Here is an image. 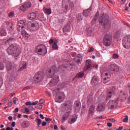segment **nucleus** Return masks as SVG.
Listing matches in <instances>:
<instances>
[{"label": "nucleus", "instance_id": "61", "mask_svg": "<svg viewBox=\"0 0 130 130\" xmlns=\"http://www.w3.org/2000/svg\"><path fill=\"white\" fill-rule=\"evenodd\" d=\"M51 119L49 118H45V121H47V122H48V121H51Z\"/></svg>", "mask_w": 130, "mask_h": 130}, {"label": "nucleus", "instance_id": "47", "mask_svg": "<svg viewBox=\"0 0 130 130\" xmlns=\"http://www.w3.org/2000/svg\"><path fill=\"white\" fill-rule=\"evenodd\" d=\"M37 107L38 109H42V107H43V105H42V104H38L37 106Z\"/></svg>", "mask_w": 130, "mask_h": 130}, {"label": "nucleus", "instance_id": "39", "mask_svg": "<svg viewBox=\"0 0 130 130\" xmlns=\"http://www.w3.org/2000/svg\"><path fill=\"white\" fill-rule=\"evenodd\" d=\"M23 113H25V112H26L27 114H30V111L29 110V109L27 108L26 107L25 108V111H23V110H21Z\"/></svg>", "mask_w": 130, "mask_h": 130}, {"label": "nucleus", "instance_id": "64", "mask_svg": "<svg viewBox=\"0 0 130 130\" xmlns=\"http://www.w3.org/2000/svg\"><path fill=\"white\" fill-rule=\"evenodd\" d=\"M40 117H41V119H44V116L42 114L40 115Z\"/></svg>", "mask_w": 130, "mask_h": 130}, {"label": "nucleus", "instance_id": "60", "mask_svg": "<svg viewBox=\"0 0 130 130\" xmlns=\"http://www.w3.org/2000/svg\"><path fill=\"white\" fill-rule=\"evenodd\" d=\"M6 130H14L13 127H7Z\"/></svg>", "mask_w": 130, "mask_h": 130}, {"label": "nucleus", "instance_id": "35", "mask_svg": "<svg viewBox=\"0 0 130 130\" xmlns=\"http://www.w3.org/2000/svg\"><path fill=\"white\" fill-rule=\"evenodd\" d=\"M87 99L88 103H92V100H93V98H92V95H88L87 96Z\"/></svg>", "mask_w": 130, "mask_h": 130}, {"label": "nucleus", "instance_id": "11", "mask_svg": "<svg viewBox=\"0 0 130 130\" xmlns=\"http://www.w3.org/2000/svg\"><path fill=\"white\" fill-rule=\"evenodd\" d=\"M117 96L119 100H121V101H125V100L127 97V93L123 90H121L118 93Z\"/></svg>", "mask_w": 130, "mask_h": 130}, {"label": "nucleus", "instance_id": "24", "mask_svg": "<svg viewBox=\"0 0 130 130\" xmlns=\"http://www.w3.org/2000/svg\"><path fill=\"white\" fill-rule=\"evenodd\" d=\"M55 102H58V103H61L62 102V96L61 95H56L55 98Z\"/></svg>", "mask_w": 130, "mask_h": 130}, {"label": "nucleus", "instance_id": "22", "mask_svg": "<svg viewBox=\"0 0 130 130\" xmlns=\"http://www.w3.org/2000/svg\"><path fill=\"white\" fill-rule=\"evenodd\" d=\"M95 107L94 105H91L89 107V110L88 111L89 115H91L92 116L93 114H94V111H95Z\"/></svg>", "mask_w": 130, "mask_h": 130}, {"label": "nucleus", "instance_id": "42", "mask_svg": "<svg viewBox=\"0 0 130 130\" xmlns=\"http://www.w3.org/2000/svg\"><path fill=\"white\" fill-rule=\"evenodd\" d=\"M5 69V65L0 61V70L3 71Z\"/></svg>", "mask_w": 130, "mask_h": 130}, {"label": "nucleus", "instance_id": "21", "mask_svg": "<svg viewBox=\"0 0 130 130\" xmlns=\"http://www.w3.org/2000/svg\"><path fill=\"white\" fill-rule=\"evenodd\" d=\"M74 61L77 62V63L81 64L82 62V57L80 54H78L77 56L74 58Z\"/></svg>", "mask_w": 130, "mask_h": 130}, {"label": "nucleus", "instance_id": "33", "mask_svg": "<svg viewBox=\"0 0 130 130\" xmlns=\"http://www.w3.org/2000/svg\"><path fill=\"white\" fill-rule=\"evenodd\" d=\"M15 41H16V39L15 38H9L7 40V42H8V43H13Z\"/></svg>", "mask_w": 130, "mask_h": 130}, {"label": "nucleus", "instance_id": "41", "mask_svg": "<svg viewBox=\"0 0 130 130\" xmlns=\"http://www.w3.org/2000/svg\"><path fill=\"white\" fill-rule=\"evenodd\" d=\"M8 16L9 18H13L15 16V13L14 12H11L9 13Z\"/></svg>", "mask_w": 130, "mask_h": 130}, {"label": "nucleus", "instance_id": "34", "mask_svg": "<svg viewBox=\"0 0 130 130\" xmlns=\"http://www.w3.org/2000/svg\"><path fill=\"white\" fill-rule=\"evenodd\" d=\"M52 48L53 49H54L56 50V49H58V46H57V44H56V42H54L52 45Z\"/></svg>", "mask_w": 130, "mask_h": 130}, {"label": "nucleus", "instance_id": "44", "mask_svg": "<svg viewBox=\"0 0 130 130\" xmlns=\"http://www.w3.org/2000/svg\"><path fill=\"white\" fill-rule=\"evenodd\" d=\"M119 57V55H118V54L114 53L113 54V58H114L115 59L116 58H118Z\"/></svg>", "mask_w": 130, "mask_h": 130}, {"label": "nucleus", "instance_id": "54", "mask_svg": "<svg viewBox=\"0 0 130 130\" xmlns=\"http://www.w3.org/2000/svg\"><path fill=\"white\" fill-rule=\"evenodd\" d=\"M28 89H30V86H28L24 87L22 90L23 91H24V90H28Z\"/></svg>", "mask_w": 130, "mask_h": 130}, {"label": "nucleus", "instance_id": "5", "mask_svg": "<svg viewBox=\"0 0 130 130\" xmlns=\"http://www.w3.org/2000/svg\"><path fill=\"white\" fill-rule=\"evenodd\" d=\"M35 51L38 54L44 56L47 53V48L45 45L40 44L36 47Z\"/></svg>", "mask_w": 130, "mask_h": 130}, {"label": "nucleus", "instance_id": "8", "mask_svg": "<svg viewBox=\"0 0 130 130\" xmlns=\"http://www.w3.org/2000/svg\"><path fill=\"white\" fill-rule=\"evenodd\" d=\"M112 44V37L110 35H105L104 37L103 44L105 46H110Z\"/></svg>", "mask_w": 130, "mask_h": 130}, {"label": "nucleus", "instance_id": "30", "mask_svg": "<svg viewBox=\"0 0 130 130\" xmlns=\"http://www.w3.org/2000/svg\"><path fill=\"white\" fill-rule=\"evenodd\" d=\"M83 77H84V72H80L76 75V78H79V79L83 78Z\"/></svg>", "mask_w": 130, "mask_h": 130}, {"label": "nucleus", "instance_id": "12", "mask_svg": "<svg viewBox=\"0 0 130 130\" xmlns=\"http://www.w3.org/2000/svg\"><path fill=\"white\" fill-rule=\"evenodd\" d=\"M26 26V22L24 20H19L17 23V30L18 31H21L23 29H25Z\"/></svg>", "mask_w": 130, "mask_h": 130}, {"label": "nucleus", "instance_id": "40", "mask_svg": "<svg viewBox=\"0 0 130 130\" xmlns=\"http://www.w3.org/2000/svg\"><path fill=\"white\" fill-rule=\"evenodd\" d=\"M123 121L125 123L128 122V116L127 115L125 116V118L123 119Z\"/></svg>", "mask_w": 130, "mask_h": 130}, {"label": "nucleus", "instance_id": "14", "mask_svg": "<svg viewBox=\"0 0 130 130\" xmlns=\"http://www.w3.org/2000/svg\"><path fill=\"white\" fill-rule=\"evenodd\" d=\"M39 24L36 21H33L29 27L30 31H37L39 29Z\"/></svg>", "mask_w": 130, "mask_h": 130}, {"label": "nucleus", "instance_id": "31", "mask_svg": "<svg viewBox=\"0 0 130 130\" xmlns=\"http://www.w3.org/2000/svg\"><path fill=\"white\" fill-rule=\"evenodd\" d=\"M36 121L37 122L38 127H39L40 124L42 123V120L40 118L37 117L36 119Z\"/></svg>", "mask_w": 130, "mask_h": 130}, {"label": "nucleus", "instance_id": "3", "mask_svg": "<svg viewBox=\"0 0 130 130\" xmlns=\"http://www.w3.org/2000/svg\"><path fill=\"white\" fill-rule=\"evenodd\" d=\"M116 90V89L115 87H112L111 88L109 89L108 90L106 98H105V96L103 93H102L100 96H98L99 101H104V100H105L106 102H107V101L109 100V99H110V98H111L113 95H114Z\"/></svg>", "mask_w": 130, "mask_h": 130}, {"label": "nucleus", "instance_id": "15", "mask_svg": "<svg viewBox=\"0 0 130 130\" xmlns=\"http://www.w3.org/2000/svg\"><path fill=\"white\" fill-rule=\"evenodd\" d=\"M108 70L112 71V72H116L117 73L119 72V68L116 64H111L108 67Z\"/></svg>", "mask_w": 130, "mask_h": 130}, {"label": "nucleus", "instance_id": "56", "mask_svg": "<svg viewBox=\"0 0 130 130\" xmlns=\"http://www.w3.org/2000/svg\"><path fill=\"white\" fill-rule=\"evenodd\" d=\"M49 44H53V39H51L49 41Z\"/></svg>", "mask_w": 130, "mask_h": 130}, {"label": "nucleus", "instance_id": "28", "mask_svg": "<svg viewBox=\"0 0 130 130\" xmlns=\"http://www.w3.org/2000/svg\"><path fill=\"white\" fill-rule=\"evenodd\" d=\"M43 11L45 14H46L47 15H50V14H51V9H47L44 7Z\"/></svg>", "mask_w": 130, "mask_h": 130}, {"label": "nucleus", "instance_id": "59", "mask_svg": "<svg viewBox=\"0 0 130 130\" xmlns=\"http://www.w3.org/2000/svg\"><path fill=\"white\" fill-rule=\"evenodd\" d=\"M38 101H36L33 103H31V105H36L37 104H38Z\"/></svg>", "mask_w": 130, "mask_h": 130}, {"label": "nucleus", "instance_id": "57", "mask_svg": "<svg viewBox=\"0 0 130 130\" xmlns=\"http://www.w3.org/2000/svg\"><path fill=\"white\" fill-rule=\"evenodd\" d=\"M125 2H126V0H121V4L122 5H124V4H125Z\"/></svg>", "mask_w": 130, "mask_h": 130}, {"label": "nucleus", "instance_id": "37", "mask_svg": "<svg viewBox=\"0 0 130 130\" xmlns=\"http://www.w3.org/2000/svg\"><path fill=\"white\" fill-rule=\"evenodd\" d=\"M22 126L23 127V128H27V127H28V125H27V121H23L22 123Z\"/></svg>", "mask_w": 130, "mask_h": 130}, {"label": "nucleus", "instance_id": "36", "mask_svg": "<svg viewBox=\"0 0 130 130\" xmlns=\"http://www.w3.org/2000/svg\"><path fill=\"white\" fill-rule=\"evenodd\" d=\"M20 10L22 11V12H25V11H26L27 10V7H26L25 4L23 5H22L20 8Z\"/></svg>", "mask_w": 130, "mask_h": 130}, {"label": "nucleus", "instance_id": "25", "mask_svg": "<svg viewBox=\"0 0 130 130\" xmlns=\"http://www.w3.org/2000/svg\"><path fill=\"white\" fill-rule=\"evenodd\" d=\"M91 11H92V8H91V7H90L88 9H86L83 11L84 16H85V17H88V16H89V14H90V12H91Z\"/></svg>", "mask_w": 130, "mask_h": 130}, {"label": "nucleus", "instance_id": "46", "mask_svg": "<svg viewBox=\"0 0 130 130\" xmlns=\"http://www.w3.org/2000/svg\"><path fill=\"white\" fill-rule=\"evenodd\" d=\"M97 19H98V18L94 16V17H93V18L92 21H91V23H92V24H95V23H96V21Z\"/></svg>", "mask_w": 130, "mask_h": 130}, {"label": "nucleus", "instance_id": "52", "mask_svg": "<svg viewBox=\"0 0 130 130\" xmlns=\"http://www.w3.org/2000/svg\"><path fill=\"white\" fill-rule=\"evenodd\" d=\"M11 125L12 126V127H15V126H16V122H12L11 123Z\"/></svg>", "mask_w": 130, "mask_h": 130}, {"label": "nucleus", "instance_id": "63", "mask_svg": "<svg viewBox=\"0 0 130 130\" xmlns=\"http://www.w3.org/2000/svg\"><path fill=\"white\" fill-rule=\"evenodd\" d=\"M88 51L89 52H92V51H94V48L91 47Z\"/></svg>", "mask_w": 130, "mask_h": 130}, {"label": "nucleus", "instance_id": "10", "mask_svg": "<svg viewBox=\"0 0 130 130\" xmlns=\"http://www.w3.org/2000/svg\"><path fill=\"white\" fill-rule=\"evenodd\" d=\"M122 45L124 48H130V36H125L123 39Z\"/></svg>", "mask_w": 130, "mask_h": 130}, {"label": "nucleus", "instance_id": "4", "mask_svg": "<svg viewBox=\"0 0 130 130\" xmlns=\"http://www.w3.org/2000/svg\"><path fill=\"white\" fill-rule=\"evenodd\" d=\"M99 22L104 28H109L111 26V21L109 20V17L104 14L100 17Z\"/></svg>", "mask_w": 130, "mask_h": 130}, {"label": "nucleus", "instance_id": "23", "mask_svg": "<svg viewBox=\"0 0 130 130\" xmlns=\"http://www.w3.org/2000/svg\"><path fill=\"white\" fill-rule=\"evenodd\" d=\"M21 31V35L23 36V37H24V38H26V39H28V38L30 37V35L28 34V33H27V32H26L24 29H23Z\"/></svg>", "mask_w": 130, "mask_h": 130}, {"label": "nucleus", "instance_id": "7", "mask_svg": "<svg viewBox=\"0 0 130 130\" xmlns=\"http://www.w3.org/2000/svg\"><path fill=\"white\" fill-rule=\"evenodd\" d=\"M44 77V74L41 72H38L36 73L34 77V81L35 83H40Z\"/></svg>", "mask_w": 130, "mask_h": 130}, {"label": "nucleus", "instance_id": "53", "mask_svg": "<svg viewBox=\"0 0 130 130\" xmlns=\"http://www.w3.org/2000/svg\"><path fill=\"white\" fill-rule=\"evenodd\" d=\"M14 113H16V112H19V108H16L13 111Z\"/></svg>", "mask_w": 130, "mask_h": 130}, {"label": "nucleus", "instance_id": "20", "mask_svg": "<svg viewBox=\"0 0 130 130\" xmlns=\"http://www.w3.org/2000/svg\"><path fill=\"white\" fill-rule=\"evenodd\" d=\"M93 66V63L89 60H87L86 62V67L84 68L85 71H87L89 69H91Z\"/></svg>", "mask_w": 130, "mask_h": 130}, {"label": "nucleus", "instance_id": "38", "mask_svg": "<svg viewBox=\"0 0 130 130\" xmlns=\"http://www.w3.org/2000/svg\"><path fill=\"white\" fill-rule=\"evenodd\" d=\"M24 6H25L27 9H29V8H31V6H32V4L30 2H27L24 4Z\"/></svg>", "mask_w": 130, "mask_h": 130}, {"label": "nucleus", "instance_id": "62", "mask_svg": "<svg viewBox=\"0 0 130 130\" xmlns=\"http://www.w3.org/2000/svg\"><path fill=\"white\" fill-rule=\"evenodd\" d=\"M26 106H29V105H31V102H26L25 103Z\"/></svg>", "mask_w": 130, "mask_h": 130}, {"label": "nucleus", "instance_id": "16", "mask_svg": "<svg viewBox=\"0 0 130 130\" xmlns=\"http://www.w3.org/2000/svg\"><path fill=\"white\" fill-rule=\"evenodd\" d=\"M58 82H59V77L56 76L55 77H53V78L49 82L50 86H51V87L55 86V85H56Z\"/></svg>", "mask_w": 130, "mask_h": 130}, {"label": "nucleus", "instance_id": "58", "mask_svg": "<svg viewBox=\"0 0 130 130\" xmlns=\"http://www.w3.org/2000/svg\"><path fill=\"white\" fill-rule=\"evenodd\" d=\"M107 125H108V126H109V127H110L112 126V123L111 122H108Z\"/></svg>", "mask_w": 130, "mask_h": 130}, {"label": "nucleus", "instance_id": "6", "mask_svg": "<svg viewBox=\"0 0 130 130\" xmlns=\"http://www.w3.org/2000/svg\"><path fill=\"white\" fill-rule=\"evenodd\" d=\"M102 75L105 77L103 80L104 84L108 83L109 79L111 78V73L108 70H105L103 71Z\"/></svg>", "mask_w": 130, "mask_h": 130}, {"label": "nucleus", "instance_id": "55", "mask_svg": "<svg viewBox=\"0 0 130 130\" xmlns=\"http://www.w3.org/2000/svg\"><path fill=\"white\" fill-rule=\"evenodd\" d=\"M99 15H100L99 11H98L95 14L94 17H95L96 18H98V17H99Z\"/></svg>", "mask_w": 130, "mask_h": 130}, {"label": "nucleus", "instance_id": "49", "mask_svg": "<svg viewBox=\"0 0 130 130\" xmlns=\"http://www.w3.org/2000/svg\"><path fill=\"white\" fill-rule=\"evenodd\" d=\"M45 102V101L44 100V99H41L39 102V104H43V103H44Z\"/></svg>", "mask_w": 130, "mask_h": 130}, {"label": "nucleus", "instance_id": "45", "mask_svg": "<svg viewBox=\"0 0 130 130\" xmlns=\"http://www.w3.org/2000/svg\"><path fill=\"white\" fill-rule=\"evenodd\" d=\"M82 20H83V17H82V16H81V15H78V16L77 17V21L78 22H81V21H82Z\"/></svg>", "mask_w": 130, "mask_h": 130}, {"label": "nucleus", "instance_id": "17", "mask_svg": "<svg viewBox=\"0 0 130 130\" xmlns=\"http://www.w3.org/2000/svg\"><path fill=\"white\" fill-rule=\"evenodd\" d=\"M99 82V77L98 76L94 75L92 77L91 79V84L92 86H95L98 85V82Z\"/></svg>", "mask_w": 130, "mask_h": 130}, {"label": "nucleus", "instance_id": "18", "mask_svg": "<svg viewBox=\"0 0 130 130\" xmlns=\"http://www.w3.org/2000/svg\"><path fill=\"white\" fill-rule=\"evenodd\" d=\"M105 104H99L97 106L96 111H99V112H102V111H104V110H105Z\"/></svg>", "mask_w": 130, "mask_h": 130}, {"label": "nucleus", "instance_id": "50", "mask_svg": "<svg viewBox=\"0 0 130 130\" xmlns=\"http://www.w3.org/2000/svg\"><path fill=\"white\" fill-rule=\"evenodd\" d=\"M47 124V122H46L45 121H43L42 122V126H46Z\"/></svg>", "mask_w": 130, "mask_h": 130}, {"label": "nucleus", "instance_id": "19", "mask_svg": "<svg viewBox=\"0 0 130 130\" xmlns=\"http://www.w3.org/2000/svg\"><path fill=\"white\" fill-rule=\"evenodd\" d=\"M36 17H37V11L31 13L28 15V18L30 20H34V19H36Z\"/></svg>", "mask_w": 130, "mask_h": 130}, {"label": "nucleus", "instance_id": "27", "mask_svg": "<svg viewBox=\"0 0 130 130\" xmlns=\"http://www.w3.org/2000/svg\"><path fill=\"white\" fill-rule=\"evenodd\" d=\"M75 105L76 110H80V109H81V103L80 102H76Z\"/></svg>", "mask_w": 130, "mask_h": 130}, {"label": "nucleus", "instance_id": "48", "mask_svg": "<svg viewBox=\"0 0 130 130\" xmlns=\"http://www.w3.org/2000/svg\"><path fill=\"white\" fill-rule=\"evenodd\" d=\"M115 36H116V37L117 38H119V37H120V31H117L116 34H115Z\"/></svg>", "mask_w": 130, "mask_h": 130}, {"label": "nucleus", "instance_id": "2", "mask_svg": "<svg viewBox=\"0 0 130 130\" xmlns=\"http://www.w3.org/2000/svg\"><path fill=\"white\" fill-rule=\"evenodd\" d=\"M65 106V114L62 116L63 120H67L70 117V113L72 112L73 103L71 101H66L64 104Z\"/></svg>", "mask_w": 130, "mask_h": 130}, {"label": "nucleus", "instance_id": "29", "mask_svg": "<svg viewBox=\"0 0 130 130\" xmlns=\"http://www.w3.org/2000/svg\"><path fill=\"white\" fill-rule=\"evenodd\" d=\"M7 35V31L4 28L0 29V36H6Z\"/></svg>", "mask_w": 130, "mask_h": 130}, {"label": "nucleus", "instance_id": "9", "mask_svg": "<svg viewBox=\"0 0 130 130\" xmlns=\"http://www.w3.org/2000/svg\"><path fill=\"white\" fill-rule=\"evenodd\" d=\"M56 73H57L56 66H53L47 73V76L48 78H53L54 77V74H56Z\"/></svg>", "mask_w": 130, "mask_h": 130}, {"label": "nucleus", "instance_id": "1", "mask_svg": "<svg viewBox=\"0 0 130 130\" xmlns=\"http://www.w3.org/2000/svg\"><path fill=\"white\" fill-rule=\"evenodd\" d=\"M7 52L8 54L14 56V57H18L21 53H22V50L19 47V45L14 44H11L7 49Z\"/></svg>", "mask_w": 130, "mask_h": 130}, {"label": "nucleus", "instance_id": "26", "mask_svg": "<svg viewBox=\"0 0 130 130\" xmlns=\"http://www.w3.org/2000/svg\"><path fill=\"white\" fill-rule=\"evenodd\" d=\"M71 30V25L68 24L65 26L63 28V32L66 33V32H70Z\"/></svg>", "mask_w": 130, "mask_h": 130}, {"label": "nucleus", "instance_id": "43", "mask_svg": "<svg viewBox=\"0 0 130 130\" xmlns=\"http://www.w3.org/2000/svg\"><path fill=\"white\" fill-rule=\"evenodd\" d=\"M14 27V25L13 23H9V25L8 26V28L10 29V30H12Z\"/></svg>", "mask_w": 130, "mask_h": 130}, {"label": "nucleus", "instance_id": "13", "mask_svg": "<svg viewBox=\"0 0 130 130\" xmlns=\"http://www.w3.org/2000/svg\"><path fill=\"white\" fill-rule=\"evenodd\" d=\"M117 104H118V103L117 100H110L108 103V107L109 109H113L114 107L117 106Z\"/></svg>", "mask_w": 130, "mask_h": 130}, {"label": "nucleus", "instance_id": "51", "mask_svg": "<svg viewBox=\"0 0 130 130\" xmlns=\"http://www.w3.org/2000/svg\"><path fill=\"white\" fill-rule=\"evenodd\" d=\"M28 110H33L34 109V108L32 106H30L28 107Z\"/></svg>", "mask_w": 130, "mask_h": 130}, {"label": "nucleus", "instance_id": "32", "mask_svg": "<svg viewBox=\"0 0 130 130\" xmlns=\"http://www.w3.org/2000/svg\"><path fill=\"white\" fill-rule=\"evenodd\" d=\"M78 118V116L77 115H75V117L74 118H73L71 119V120L70 121V124H72V123H74L76 121L77 119Z\"/></svg>", "mask_w": 130, "mask_h": 130}]
</instances>
